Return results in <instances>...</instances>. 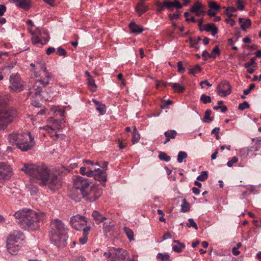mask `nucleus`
<instances>
[{
    "mask_svg": "<svg viewBox=\"0 0 261 261\" xmlns=\"http://www.w3.org/2000/svg\"><path fill=\"white\" fill-rule=\"evenodd\" d=\"M237 7L238 9L240 10H243L244 8V3L242 0H238L237 2Z\"/></svg>",
    "mask_w": 261,
    "mask_h": 261,
    "instance_id": "13d9d810",
    "label": "nucleus"
},
{
    "mask_svg": "<svg viewBox=\"0 0 261 261\" xmlns=\"http://www.w3.org/2000/svg\"><path fill=\"white\" fill-rule=\"evenodd\" d=\"M8 139L10 143L15 144L22 151L31 149L35 145L34 138L29 132L11 134L8 136Z\"/></svg>",
    "mask_w": 261,
    "mask_h": 261,
    "instance_id": "423d86ee",
    "label": "nucleus"
},
{
    "mask_svg": "<svg viewBox=\"0 0 261 261\" xmlns=\"http://www.w3.org/2000/svg\"><path fill=\"white\" fill-rule=\"evenodd\" d=\"M96 109L102 115H104L106 112V106L101 103L96 107Z\"/></svg>",
    "mask_w": 261,
    "mask_h": 261,
    "instance_id": "4c0bfd02",
    "label": "nucleus"
},
{
    "mask_svg": "<svg viewBox=\"0 0 261 261\" xmlns=\"http://www.w3.org/2000/svg\"><path fill=\"white\" fill-rule=\"evenodd\" d=\"M208 178L207 172L206 171H202L200 175L197 177V179L199 181H205Z\"/></svg>",
    "mask_w": 261,
    "mask_h": 261,
    "instance_id": "72a5a7b5",
    "label": "nucleus"
},
{
    "mask_svg": "<svg viewBox=\"0 0 261 261\" xmlns=\"http://www.w3.org/2000/svg\"><path fill=\"white\" fill-rule=\"evenodd\" d=\"M155 5L157 6L156 12L158 13H161L163 11L164 8L165 7V5L164 4V2L162 3L159 1H156L155 3Z\"/></svg>",
    "mask_w": 261,
    "mask_h": 261,
    "instance_id": "ea45409f",
    "label": "nucleus"
},
{
    "mask_svg": "<svg viewBox=\"0 0 261 261\" xmlns=\"http://www.w3.org/2000/svg\"><path fill=\"white\" fill-rule=\"evenodd\" d=\"M88 240L87 236L83 235V236L79 239V242L81 244L84 245L86 243Z\"/></svg>",
    "mask_w": 261,
    "mask_h": 261,
    "instance_id": "bf43d9fd",
    "label": "nucleus"
},
{
    "mask_svg": "<svg viewBox=\"0 0 261 261\" xmlns=\"http://www.w3.org/2000/svg\"><path fill=\"white\" fill-rule=\"evenodd\" d=\"M127 256V252L120 248H111V258L108 261H124Z\"/></svg>",
    "mask_w": 261,
    "mask_h": 261,
    "instance_id": "9b49d317",
    "label": "nucleus"
},
{
    "mask_svg": "<svg viewBox=\"0 0 261 261\" xmlns=\"http://www.w3.org/2000/svg\"><path fill=\"white\" fill-rule=\"evenodd\" d=\"M217 11H216L215 10L211 9H210V10L207 11V14L210 16H215L217 14Z\"/></svg>",
    "mask_w": 261,
    "mask_h": 261,
    "instance_id": "774afa93",
    "label": "nucleus"
},
{
    "mask_svg": "<svg viewBox=\"0 0 261 261\" xmlns=\"http://www.w3.org/2000/svg\"><path fill=\"white\" fill-rule=\"evenodd\" d=\"M57 53L59 56H65L67 54V52L64 49L62 48L61 47H59L57 48Z\"/></svg>",
    "mask_w": 261,
    "mask_h": 261,
    "instance_id": "5fc2aeb1",
    "label": "nucleus"
},
{
    "mask_svg": "<svg viewBox=\"0 0 261 261\" xmlns=\"http://www.w3.org/2000/svg\"><path fill=\"white\" fill-rule=\"evenodd\" d=\"M208 7L210 9L215 10L217 11L220 9V6L218 5L215 2H208Z\"/></svg>",
    "mask_w": 261,
    "mask_h": 261,
    "instance_id": "37998d69",
    "label": "nucleus"
},
{
    "mask_svg": "<svg viewBox=\"0 0 261 261\" xmlns=\"http://www.w3.org/2000/svg\"><path fill=\"white\" fill-rule=\"evenodd\" d=\"M201 70V67L199 65H196L192 68L190 69L189 73L192 75H195L196 73L200 71Z\"/></svg>",
    "mask_w": 261,
    "mask_h": 261,
    "instance_id": "a19ab883",
    "label": "nucleus"
},
{
    "mask_svg": "<svg viewBox=\"0 0 261 261\" xmlns=\"http://www.w3.org/2000/svg\"><path fill=\"white\" fill-rule=\"evenodd\" d=\"M190 210V206L189 203L187 202L186 199L182 200V204L181 205V212L185 213L189 211Z\"/></svg>",
    "mask_w": 261,
    "mask_h": 261,
    "instance_id": "cd10ccee",
    "label": "nucleus"
},
{
    "mask_svg": "<svg viewBox=\"0 0 261 261\" xmlns=\"http://www.w3.org/2000/svg\"><path fill=\"white\" fill-rule=\"evenodd\" d=\"M63 121H64V119L62 120H58L57 119H55L53 118H50L48 120V122L49 123L48 125L50 126H52L53 128L55 129H61V124Z\"/></svg>",
    "mask_w": 261,
    "mask_h": 261,
    "instance_id": "6ab92c4d",
    "label": "nucleus"
},
{
    "mask_svg": "<svg viewBox=\"0 0 261 261\" xmlns=\"http://www.w3.org/2000/svg\"><path fill=\"white\" fill-rule=\"evenodd\" d=\"M92 216L94 220L98 222V223H101L106 219V217L100 214L97 211H94L92 213Z\"/></svg>",
    "mask_w": 261,
    "mask_h": 261,
    "instance_id": "b1692460",
    "label": "nucleus"
},
{
    "mask_svg": "<svg viewBox=\"0 0 261 261\" xmlns=\"http://www.w3.org/2000/svg\"><path fill=\"white\" fill-rule=\"evenodd\" d=\"M35 77L37 79L33 83H31L29 89L28 96H31L32 98L40 97L43 89L39 85H42L43 87H45L48 85L50 81L52 79V74L47 69L39 72V75Z\"/></svg>",
    "mask_w": 261,
    "mask_h": 261,
    "instance_id": "39448f33",
    "label": "nucleus"
},
{
    "mask_svg": "<svg viewBox=\"0 0 261 261\" xmlns=\"http://www.w3.org/2000/svg\"><path fill=\"white\" fill-rule=\"evenodd\" d=\"M88 85L89 88L91 91L95 92L96 90L97 86L92 77H90L88 79Z\"/></svg>",
    "mask_w": 261,
    "mask_h": 261,
    "instance_id": "c85d7f7f",
    "label": "nucleus"
},
{
    "mask_svg": "<svg viewBox=\"0 0 261 261\" xmlns=\"http://www.w3.org/2000/svg\"><path fill=\"white\" fill-rule=\"evenodd\" d=\"M210 55L206 50H203L202 54V58L203 60L205 61L208 58H210Z\"/></svg>",
    "mask_w": 261,
    "mask_h": 261,
    "instance_id": "6e6d98bb",
    "label": "nucleus"
},
{
    "mask_svg": "<svg viewBox=\"0 0 261 261\" xmlns=\"http://www.w3.org/2000/svg\"><path fill=\"white\" fill-rule=\"evenodd\" d=\"M21 171L29 176L33 182L47 186L51 191L57 190L62 186V180L57 173L51 171L44 166L24 164Z\"/></svg>",
    "mask_w": 261,
    "mask_h": 261,
    "instance_id": "f257e3e1",
    "label": "nucleus"
},
{
    "mask_svg": "<svg viewBox=\"0 0 261 261\" xmlns=\"http://www.w3.org/2000/svg\"><path fill=\"white\" fill-rule=\"evenodd\" d=\"M188 221H189V222L187 224V226L188 227H193L196 230L198 229V226H197L196 223L194 222L193 219L190 218V219H189Z\"/></svg>",
    "mask_w": 261,
    "mask_h": 261,
    "instance_id": "a18cd8bd",
    "label": "nucleus"
},
{
    "mask_svg": "<svg viewBox=\"0 0 261 261\" xmlns=\"http://www.w3.org/2000/svg\"><path fill=\"white\" fill-rule=\"evenodd\" d=\"M238 160H238V158L237 157H236V156L232 157L231 160L229 161L227 163V166L229 167H231L234 164H235L237 162H238Z\"/></svg>",
    "mask_w": 261,
    "mask_h": 261,
    "instance_id": "8fccbe9b",
    "label": "nucleus"
},
{
    "mask_svg": "<svg viewBox=\"0 0 261 261\" xmlns=\"http://www.w3.org/2000/svg\"><path fill=\"white\" fill-rule=\"evenodd\" d=\"M47 70L45 63L44 61L38 60L35 62V68L32 69L31 71L35 76L39 75V72Z\"/></svg>",
    "mask_w": 261,
    "mask_h": 261,
    "instance_id": "f3484780",
    "label": "nucleus"
},
{
    "mask_svg": "<svg viewBox=\"0 0 261 261\" xmlns=\"http://www.w3.org/2000/svg\"><path fill=\"white\" fill-rule=\"evenodd\" d=\"M129 28L133 33L140 34L143 31V28L135 22H131L129 24Z\"/></svg>",
    "mask_w": 261,
    "mask_h": 261,
    "instance_id": "aec40b11",
    "label": "nucleus"
},
{
    "mask_svg": "<svg viewBox=\"0 0 261 261\" xmlns=\"http://www.w3.org/2000/svg\"><path fill=\"white\" fill-rule=\"evenodd\" d=\"M67 229L62 221L56 219L50 223L49 233L51 242L58 247H63L66 245Z\"/></svg>",
    "mask_w": 261,
    "mask_h": 261,
    "instance_id": "20e7f679",
    "label": "nucleus"
},
{
    "mask_svg": "<svg viewBox=\"0 0 261 261\" xmlns=\"http://www.w3.org/2000/svg\"><path fill=\"white\" fill-rule=\"evenodd\" d=\"M90 228H91L89 226H86L85 227H84L83 229V235L87 236L89 233V231L90 230Z\"/></svg>",
    "mask_w": 261,
    "mask_h": 261,
    "instance_id": "e2e57ef3",
    "label": "nucleus"
},
{
    "mask_svg": "<svg viewBox=\"0 0 261 261\" xmlns=\"http://www.w3.org/2000/svg\"><path fill=\"white\" fill-rule=\"evenodd\" d=\"M39 128L45 130L54 140H57L58 139L59 135L57 133L56 129L53 128L52 126L47 125L44 126L40 127Z\"/></svg>",
    "mask_w": 261,
    "mask_h": 261,
    "instance_id": "a211bd4d",
    "label": "nucleus"
},
{
    "mask_svg": "<svg viewBox=\"0 0 261 261\" xmlns=\"http://www.w3.org/2000/svg\"><path fill=\"white\" fill-rule=\"evenodd\" d=\"M148 8L147 7L143 5V3L141 2L138 4L136 7V10L139 15H142L148 10Z\"/></svg>",
    "mask_w": 261,
    "mask_h": 261,
    "instance_id": "393cba45",
    "label": "nucleus"
},
{
    "mask_svg": "<svg viewBox=\"0 0 261 261\" xmlns=\"http://www.w3.org/2000/svg\"><path fill=\"white\" fill-rule=\"evenodd\" d=\"M8 99V95H0V107L6 105L7 103Z\"/></svg>",
    "mask_w": 261,
    "mask_h": 261,
    "instance_id": "c03bdc74",
    "label": "nucleus"
},
{
    "mask_svg": "<svg viewBox=\"0 0 261 261\" xmlns=\"http://www.w3.org/2000/svg\"><path fill=\"white\" fill-rule=\"evenodd\" d=\"M255 87V85L254 84H251L249 88L247 89H245L243 91V93L245 95H248L251 91V90L254 89Z\"/></svg>",
    "mask_w": 261,
    "mask_h": 261,
    "instance_id": "864d4df0",
    "label": "nucleus"
},
{
    "mask_svg": "<svg viewBox=\"0 0 261 261\" xmlns=\"http://www.w3.org/2000/svg\"><path fill=\"white\" fill-rule=\"evenodd\" d=\"M159 158L160 160L166 162H169L171 159L170 157L164 152H160Z\"/></svg>",
    "mask_w": 261,
    "mask_h": 261,
    "instance_id": "79ce46f5",
    "label": "nucleus"
},
{
    "mask_svg": "<svg viewBox=\"0 0 261 261\" xmlns=\"http://www.w3.org/2000/svg\"><path fill=\"white\" fill-rule=\"evenodd\" d=\"M220 55V51L218 46H215L210 55V58L215 59L217 56Z\"/></svg>",
    "mask_w": 261,
    "mask_h": 261,
    "instance_id": "473e14b6",
    "label": "nucleus"
},
{
    "mask_svg": "<svg viewBox=\"0 0 261 261\" xmlns=\"http://www.w3.org/2000/svg\"><path fill=\"white\" fill-rule=\"evenodd\" d=\"M30 0H18L16 6L24 10H28L30 8Z\"/></svg>",
    "mask_w": 261,
    "mask_h": 261,
    "instance_id": "5701e85b",
    "label": "nucleus"
},
{
    "mask_svg": "<svg viewBox=\"0 0 261 261\" xmlns=\"http://www.w3.org/2000/svg\"><path fill=\"white\" fill-rule=\"evenodd\" d=\"M28 118L32 121L33 124H34V122L39 120L38 119V116H34L33 115H28Z\"/></svg>",
    "mask_w": 261,
    "mask_h": 261,
    "instance_id": "680f3d73",
    "label": "nucleus"
},
{
    "mask_svg": "<svg viewBox=\"0 0 261 261\" xmlns=\"http://www.w3.org/2000/svg\"><path fill=\"white\" fill-rule=\"evenodd\" d=\"M51 110L56 115L63 116L65 114V111L58 106H54Z\"/></svg>",
    "mask_w": 261,
    "mask_h": 261,
    "instance_id": "bb28decb",
    "label": "nucleus"
},
{
    "mask_svg": "<svg viewBox=\"0 0 261 261\" xmlns=\"http://www.w3.org/2000/svg\"><path fill=\"white\" fill-rule=\"evenodd\" d=\"M14 217L20 227L25 230L36 231L45 219V214L40 211L31 209H22L16 212Z\"/></svg>",
    "mask_w": 261,
    "mask_h": 261,
    "instance_id": "f03ea898",
    "label": "nucleus"
},
{
    "mask_svg": "<svg viewBox=\"0 0 261 261\" xmlns=\"http://www.w3.org/2000/svg\"><path fill=\"white\" fill-rule=\"evenodd\" d=\"M16 112L15 110L7 108L0 111V130L6 129L16 117Z\"/></svg>",
    "mask_w": 261,
    "mask_h": 261,
    "instance_id": "6e6552de",
    "label": "nucleus"
},
{
    "mask_svg": "<svg viewBox=\"0 0 261 261\" xmlns=\"http://www.w3.org/2000/svg\"><path fill=\"white\" fill-rule=\"evenodd\" d=\"M55 50L56 49L54 47H48L46 50V53L47 55H50L52 53H54Z\"/></svg>",
    "mask_w": 261,
    "mask_h": 261,
    "instance_id": "338daca9",
    "label": "nucleus"
},
{
    "mask_svg": "<svg viewBox=\"0 0 261 261\" xmlns=\"http://www.w3.org/2000/svg\"><path fill=\"white\" fill-rule=\"evenodd\" d=\"M237 11V8L234 7H228L226 9V11L227 14L229 15V17H231L232 14H231L232 12H236Z\"/></svg>",
    "mask_w": 261,
    "mask_h": 261,
    "instance_id": "603ef678",
    "label": "nucleus"
},
{
    "mask_svg": "<svg viewBox=\"0 0 261 261\" xmlns=\"http://www.w3.org/2000/svg\"><path fill=\"white\" fill-rule=\"evenodd\" d=\"M176 134L177 133L174 130H170L164 133L166 137L169 138L170 140L171 139H174Z\"/></svg>",
    "mask_w": 261,
    "mask_h": 261,
    "instance_id": "2f4dec72",
    "label": "nucleus"
},
{
    "mask_svg": "<svg viewBox=\"0 0 261 261\" xmlns=\"http://www.w3.org/2000/svg\"><path fill=\"white\" fill-rule=\"evenodd\" d=\"M231 91V86L226 81L222 82L217 88V92L221 97L229 95Z\"/></svg>",
    "mask_w": 261,
    "mask_h": 261,
    "instance_id": "4468645a",
    "label": "nucleus"
},
{
    "mask_svg": "<svg viewBox=\"0 0 261 261\" xmlns=\"http://www.w3.org/2000/svg\"><path fill=\"white\" fill-rule=\"evenodd\" d=\"M249 107V105L247 101H244L241 103H240L238 107V109L240 110L243 111Z\"/></svg>",
    "mask_w": 261,
    "mask_h": 261,
    "instance_id": "de8ad7c7",
    "label": "nucleus"
},
{
    "mask_svg": "<svg viewBox=\"0 0 261 261\" xmlns=\"http://www.w3.org/2000/svg\"><path fill=\"white\" fill-rule=\"evenodd\" d=\"M225 21L226 23L230 24L231 26H233L235 24V21L233 19H232L230 17L226 19Z\"/></svg>",
    "mask_w": 261,
    "mask_h": 261,
    "instance_id": "69168bd1",
    "label": "nucleus"
},
{
    "mask_svg": "<svg viewBox=\"0 0 261 261\" xmlns=\"http://www.w3.org/2000/svg\"><path fill=\"white\" fill-rule=\"evenodd\" d=\"M177 67H178V72H183L185 71V67L182 65V63L181 61H179L177 63Z\"/></svg>",
    "mask_w": 261,
    "mask_h": 261,
    "instance_id": "4d7b16f0",
    "label": "nucleus"
},
{
    "mask_svg": "<svg viewBox=\"0 0 261 261\" xmlns=\"http://www.w3.org/2000/svg\"><path fill=\"white\" fill-rule=\"evenodd\" d=\"M9 82L10 85L9 88L11 91L19 92L22 91L25 86V83L21 80L18 73H13L10 76Z\"/></svg>",
    "mask_w": 261,
    "mask_h": 261,
    "instance_id": "1a4fd4ad",
    "label": "nucleus"
},
{
    "mask_svg": "<svg viewBox=\"0 0 261 261\" xmlns=\"http://www.w3.org/2000/svg\"><path fill=\"white\" fill-rule=\"evenodd\" d=\"M185 248L184 244H180V245H174L172 247V249L174 252L179 253Z\"/></svg>",
    "mask_w": 261,
    "mask_h": 261,
    "instance_id": "e433bc0d",
    "label": "nucleus"
},
{
    "mask_svg": "<svg viewBox=\"0 0 261 261\" xmlns=\"http://www.w3.org/2000/svg\"><path fill=\"white\" fill-rule=\"evenodd\" d=\"M204 84L206 85V86H207L208 87L212 86V84H211L207 80L202 81L200 83V85L202 88H204V86H203Z\"/></svg>",
    "mask_w": 261,
    "mask_h": 261,
    "instance_id": "0e129e2a",
    "label": "nucleus"
},
{
    "mask_svg": "<svg viewBox=\"0 0 261 261\" xmlns=\"http://www.w3.org/2000/svg\"><path fill=\"white\" fill-rule=\"evenodd\" d=\"M200 100L204 103L206 104L210 103L212 99L210 96L206 95L205 94H202L200 96Z\"/></svg>",
    "mask_w": 261,
    "mask_h": 261,
    "instance_id": "58836bf2",
    "label": "nucleus"
},
{
    "mask_svg": "<svg viewBox=\"0 0 261 261\" xmlns=\"http://www.w3.org/2000/svg\"><path fill=\"white\" fill-rule=\"evenodd\" d=\"M256 66V63L255 62V60L253 59H251V60L249 62H248L244 64V67L247 68L248 67L252 66V67H255Z\"/></svg>",
    "mask_w": 261,
    "mask_h": 261,
    "instance_id": "3c124183",
    "label": "nucleus"
},
{
    "mask_svg": "<svg viewBox=\"0 0 261 261\" xmlns=\"http://www.w3.org/2000/svg\"><path fill=\"white\" fill-rule=\"evenodd\" d=\"M140 139V135L137 130L136 127L135 126L133 129L132 142L134 144L139 142Z\"/></svg>",
    "mask_w": 261,
    "mask_h": 261,
    "instance_id": "a878e982",
    "label": "nucleus"
},
{
    "mask_svg": "<svg viewBox=\"0 0 261 261\" xmlns=\"http://www.w3.org/2000/svg\"><path fill=\"white\" fill-rule=\"evenodd\" d=\"M164 4L165 5V7L168 9L170 10H173L174 8V4L173 2H170L168 1H164Z\"/></svg>",
    "mask_w": 261,
    "mask_h": 261,
    "instance_id": "09e8293b",
    "label": "nucleus"
},
{
    "mask_svg": "<svg viewBox=\"0 0 261 261\" xmlns=\"http://www.w3.org/2000/svg\"><path fill=\"white\" fill-rule=\"evenodd\" d=\"M124 230L129 240L130 241H133L134 240L133 231L127 227H124Z\"/></svg>",
    "mask_w": 261,
    "mask_h": 261,
    "instance_id": "c756f323",
    "label": "nucleus"
},
{
    "mask_svg": "<svg viewBox=\"0 0 261 261\" xmlns=\"http://www.w3.org/2000/svg\"><path fill=\"white\" fill-rule=\"evenodd\" d=\"M24 236L20 231L16 230L11 233L7 240V248L12 255L16 254L21 248Z\"/></svg>",
    "mask_w": 261,
    "mask_h": 261,
    "instance_id": "0eeeda50",
    "label": "nucleus"
},
{
    "mask_svg": "<svg viewBox=\"0 0 261 261\" xmlns=\"http://www.w3.org/2000/svg\"><path fill=\"white\" fill-rule=\"evenodd\" d=\"M180 16V13L178 12L173 13L172 15H170L169 17L171 20L178 18Z\"/></svg>",
    "mask_w": 261,
    "mask_h": 261,
    "instance_id": "052dcab7",
    "label": "nucleus"
},
{
    "mask_svg": "<svg viewBox=\"0 0 261 261\" xmlns=\"http://www.w3.org/2000/svg\"><path fill=\"white\" fill-rule=\"evenodd\" d=\"M190 11L191 12L194 13L197 16H202L205 13V11L203 9V5L198 1H196L194 4L191 8Z\"/></svg>",
    "mask_w": 261,
    "mask_h": 261,
    "instance_id": "dca6fc26",
    "label": "nucleus"
},
{
    "mask_svg": "<svg viewBox=\"0 0 261 261\" xmlns=\"http://www.w3.org/2000/svg\"><path fill=\"white\" fill-rule=\"evenodd\" d=\"M73 188L79 191L82 197L87 201L93 202L102 194L101 190L88 178L77 176L73 179Z\"/></svg>",
    "mask_w": 261,
    "mask_h": 261,
    "instance_id": "7ed1b4c3",
    "label": "nucleus"
},
{
    "mask_svg": "<svg viewBox=\"0 0 261 261\" xmlns=\"http://www.w3.org/2000/svg\"><path fill=\"white\" fill-rule=\"evenodd\" d=\"M70 224L76 230H81L87 224V221L84 216L76 215L70 218Z\"/></svg>",
    "mask_w": 261,
    "mask_h": 261,
    "instance_id": "9d476101",
    "label": "nucleus"
},
{
    "mask_svg": "<svg viewBox=\"0 0 261 261\" xmlns=\"http://www.w3.org/2000/svg\"><path fill=\"white\" fill-rule=\"evenodd\" d=\"M239 22L242 30H245L248 28L251 25V21L249 19L239 18Z\"/></svg>",
    "mask_w": 261,
    "mask_h": 261,
    "instance_id": "4be33fe9",
    "label": "nucleus"
},
{
    "mask_svg": "<svg viewBox=\"0 0 261 261\" xmlns=\"http://www.w3.org/2000/svg\"><path fill=\"white\" fill-rule=\"evenodd\" d=\"M157 257L160 258L162 261H168L169 259V255L167 254H162L159 253L157 255Z\"/></svg>",
    "mask_w": 261,
    "mask_h": 261,
    "instance_id": "49530a36",
    "label": "nucleus"
},
{
    "mask_svg": "<svg viewBox=\"0 0 261 261\" xmlns=\"http://www.w3.org/2000/svg\"><path fill=\"white\" fill-rule=\"evenodd\" d=\"M46 37H42L41 32L39 31V34L37 35L36 32L35 34L33 35L32 37V41L34 44H37L38 43L41 45L45 44L48 41L49 36L46 33L44 34Z\"/></svg>",
    "mask_w": 261,
    "mask_h": 261,
    "instance_id": "2eb2a0df",
    "label": "nucleus"
},
{
    "mask_svg": "<svg viewBox=\"0 0 261 261\" xmlns=\"http://www.w3.org/2000/svg\"><path fill=\"white\" fill-rule=\"evenodd\" d=\"M12 175L11 167L4 162H0V181L9 179Z\"/></svg>",
    "mask_w": 261,
    "mask_h": 261,
    "instance_id": "f8f14e48",
    "label": "nucleus"
},
{
    "mask_svg": "<svg viewBox=\"0 0 261 261\" xmlns=\"http://www.w3.org/2000/svg\"><path fill=\"white\" fill-rule=\"evenodd\" d=\"M105 170H101L99 168L95 169V171L88 172V177H94L95 180L100 182H105L107 180V175Z\"/></svg>",
    "mask_w": 261,
    "mask_h": 261,
    "instance_id": "ddd939ff",
    "label": "nucleus"
},
{
    "mask_svg": "<svg viewBox=\"0 0 261 261\" xmlns=\"http://www.w3.org/2000/svg\"><path fill=\"white\" fill-rule=\"evenodd\" d=\"M204 30L206 32H211L213 36L218 33V28L214 23H208L205 25Z\"/></svg>",
    "mask_w": 261,
    "mask_h": 261,
    "instance_id": "412c9836",
    "label": "nucleus"
},
{
    "mask_svg": "<svg viewBox=\"0 0 261 261\" xmlns=\"http://www.w3.org/2000/svg\"><path fill=\"white\" fill-rule=\"evenodd\" d=\"M211 112V110L209 109L206 110L205 111L204 117L203 118V120L204 122H210V121H212V118L210 117Z\"/></svg>",
    "mask_w": 261,
    "mask_h": 261,
    "instance_id": "f704fd0d",
    "label": "nucleus"
},
{
    "mask_svg": "<svg viewBox=\"0 0 261 261\" xmlns=\"http://www.w3.org/2000/svg\"><path fill=\"white\" fill-rule=\"evenodd\" d=\"M171 86L175 92H181L185 90V87L177 83H172Z\"/></svg>",
    "mask_w": 261,
    "mask_h": 261,
    "instance_id": "7c9ffc66",
    "label": "nucleus"
},
{
    "mask_svg": "<svg viewBox=\"0 0 261 261\" xmlns=\"http://www.w3.org/2000/svg\"><path fill=\"white\" fill-rule=\"evenodd\" d=\"M187 157V153L184 151H179L177 155V161L181 163L183 162L184 159Z\"/></svg>",
    "mask_w": 261,
    "mask_h": 261,
    "instance_id": "c9c22d12",
    "label": "nucleus"
}]
</instances>
